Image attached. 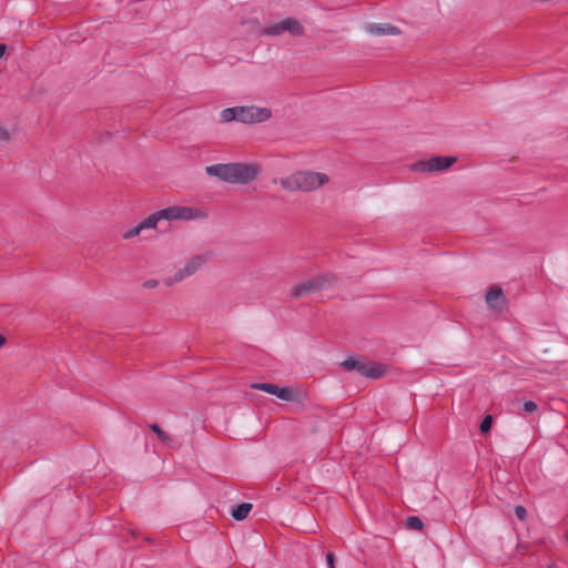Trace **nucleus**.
Wrapping results in <instances>:
<instances>
[{"label":"nucleus","mask_w":568,"mask_h":568,"mask_svg":"<svg viewBox=\"0 0 568 568\" xmlns=\"http://www.w3.org/2000/svg\"><path fill=\"white\" fill-rule=\"evenodd\" d=\"M205 172L210 176L227 183L246 184L254 181L258 175V168L254 164L246 163H219L205 168Z\"/></svg>","instance_id":"f257e3e1"},{"label":"nucleus","mask_w":568,"mask_h":568,"mask_svg":"<svg viewBox=\"0 0 568 568\" xmlns=\"http://www.w3.org/2000/svg\"><path fill=\"white\" fill-rule=\"evenodd\" d=\"M328 175L314 171H297L280 179L281 186L288 192H311L328 182Z\"/></svg>","instance_id":"f03ea898"},{"label":"nucleus","mask_w":568,"mask_h":568,"mask_svg":"<svg viewBox=\"0 0 568 568\" xmlns=\"http://www.w3.org/2000/svg\"><path fill=\"white\" fill-rule=\"evenodd\" d=\"M272 116L268 108H260L255 105H240L226 108L220 113L222 123L239 121L244 124H256L267 121Z\"/></svg>","instance_id":"7ed1b4c3"},{"label":"nucleus","mask_w":568,"mask_h":568,"mask_svg":"<svg viewBox=\"0 0 568 568\" xmlns=\"http://www.w3.org/2000/svg\"><path fill=\"white\" fill-rule=\"evenodd\" d=\"M195 217L194 210L185 206H170L163 210H160L146 219L140 222L143 230L148 229H156L159 222L162 220L173 221V220H191Z\"/></svg>","instance_id":"20e7f679"},{"label":"nucleus","mask_w":568,"mask_h":568,"mask_svg":"<svg viewBox=\"0 0 568 568\" xmlns=\"http://www.w3.org/2000/svg\"><path fill=\"white\" fill-rule=\"evenodd\" d=\"M341 366L346 371H356L359 375L372 379H378L386 374L385 365L365 362L354 357L346 358L341 363Z\"/></svg>","instance_id":"39448f33"},{"label":"nucleus","mask_w":568,"mask_h":568,"mask_svg":"<svg viewBox=\"0 0 568 568\" xmlns=\"http://www.w3.org/2000/svg\"><path fill=\"white\" fill-rule=\"evenodd\" d=\"M304 27L295 18H285L284 20L265 26L258 31L260 36L278 37L284 32H288L293 37H301L304 34Z\"/></svg>","instance_id":"423d86ee"},{"label":"nucleus","mask_w":568,"mask_h":568,"mask_svg":"<svg viewBox=\"0 0 568 568\" xmlns=\"http://www.w3.org/2000/svg\"><path fill=\"white\" fill-rule=\"evenodd\" d=\"M212 256L211 252H206L204 254H199L193 256L187 261L183 268L178 270L173 276L168 277L164 283L168 286L173 285L174 283L183 281L185 277L193 275L196 271H199Z\"/></svg>","instance_id":"0eeeda50"},{"label":"nucleus","mask_w":568,"mask_h":568,"mask_svg":"<svg viewBox=\"0 0 568 568\" xmlns=\"http://www.w3.org/2000/svg\"><path fill=\"white\" fill-rule=\"evenodd\" d=\"M456 161L455 156H433L414 163L412 169L417 172H439L448 169Z\"/></svg>","instance_id":"6e6552de"},{"label":"nucleus","mask_w":568,"mask_h":568,"mask_svg":"<svg viewBox=\"0 0 568 568\" xmlns=\"http://www.w3.org/2000/svg\"><path fill=\"white\" fill-rule=\"evenodd\" d=\"M487 306L496 314L503 313L508 307V300L499 285L490 286L485 295Z\"/></svg>","instance_id":"1a4fd4ad"},{"label":"nucleus","mask_w":568,"mask_h":568,"mask_svg":"<svg viewBox=\"0 0 568 568\" xmlns=\"http://www.w3.org/2000/svg\"><path fill=\"white\" fill-rule=\"evenodd\" d=\"M365 29L375 36H397L400 33V30L390 23H369Z\"/></svg>","instance_id":"9d476101"},{"label":"nucleus","mask_w":568,"mask_h":568,"mask_svg":"<svg viewBox=\"0 0 568 568\" xmlns=\"http://www.w3.org/2000/svg\"><path fill=\"white\" fill-rule=\"evenodd\" d=\"M316 292L318 291L315 286L313 277H311L295 285L291 295L293 298H301Z\"/></svg>","instance_id":"9b49d317"},{"label":"nucleus","mask_w":568,"mask_h":568,"mask_svg":"<svg viewBox=\"0 0 568 568\" xmlns=\"http://www.w3.org/2000/svg\"><path fill=\"white\" fill-rule=\"evenodd\" d=\"M313 280L318 292L333 287L337 282V277L333 273L320 274L314 276Z\"/></svg>","instance_id":"f8f14e48"},{"label":"nucleus","mask_w":568,"mask_h":568,"mask_svg":"<svg viewBox=\"0 0 568 568\" xmlns=\"http://www.w3.org/2000/svg\"><path fill=\"white\" fill-rule=\"evenodd\" d=\"M252 504L250 503H241V504H237L235 505L233 508H232V517L235 519V520H244L250 511L252 510Z\"/></svg>","instance_id":"ddd939ff"},{"label":"nucleus","mask_w":568,"mask_h":568,"mask_svg":"<svg viewBox=\"0 0 568 568\" xmlns=\"http://www.w3.org/2000/svg\"><path fill=\"white\" fill-rule=\"evenodd\" d=\"M276 397L283 400H293L294 399V390L291 387H280L276 385V389L273 390V394Z\"/></svg>","instance_id":"4468645a"},{"label":"nucleus","mask_w":568,"mask_h":568,"mask_svg":"<svg viewBox=\"0 0 568 568\" xmlns=\"http://www.w3.org/2000/svg\"><path fill=\"white\" fill-rule=\"evenodd\" d=\"M405 527L410 530H418L420 531L424 528V523L419 517L416 516H409L405 520Z\"/></svg>","instance_id":"2eb2a0df"},{"label":"nucleus","mask_w":568,"mask_h":568,"mask_svg":"<svg viewBox=\"0 0 568 568\" xmlns=\"http://www.w3.org/2000/svg\"><path fill=\"white\" fill-rule=\"evenodd\" d=\"M149 427L162 443H164V444L171 443L170 436L164 430H162V428L158 424H155V423L150 424Z\"/></svg>","instance_id":"dca6fc26"},{"label":"nucleus","mask_w":568,"mask_h":568,"mask_svg":"<svg viewBox=\"0 0 568 568\" xmlns=\"http://www.w3.org/2000/svg\"><path fill=\"white\" fill-rule=\"evenodd\" d=\"M251 387L253 389H258V390H263L265 393H268V394H273V390L276 389V385L275 384H271V383H254L251 385Z\"/></svg>","instance_id":"f3484780"},{"label":"nucleus","mask_w":568,"mask_h":568,"mask_svg":"<svg viewBox=\"0 0 568 568\" xmlns=\"http://www.w3.org/2000/svg\"><path fill=\"white\" fill-rule=\"evenodd\" d=\"M491 425H493V416L491 415L485 416L479 426L480 432L483 434L489 433V430L491 429Z\"/></svg>","instance_id":"a211bd4d"},{"label":"nucleus","mask_w":568,"mask_h":568,"mask_svg":"<svg viewBox=\"0 0 568 568\" xmlns=\"http://www.w3.org/2000/svg\"><path fill=\"white\" fill-rule=\"evenodd\" d=\"M143 231L141 224L139 223L136 226L130 229L123 234L124 240L132 239L134 236H138Z\"/></svg>","instance_id":"6ab92c4d"},{"label":"nucleus","mask_w":568,"mask_h":568,"mask_svg":"<svg viewBox=\"0 0 568 568\" xmlns=\"http://www.w3.org/2000/svg\"><path fill=\"white\" fill-rule=\"evenodd\" d=\"M515 515L520 521H524L527 519V510L524 506H520V505L516 506Z\"/></svg>","instance_id":"aec40b11"},{"label":"nucleus","mask_w":568,"mask_h":568,"mask_svg":"<svg viewBox=\"0 0 568 568\" xmlns=\"http://www.w3.org/2000/svg\"><path fill=\"white\" fill-rule=\"evenodd\" d=\"M523 409L526 412V413H535L537 409H538V405L532 402V400H527L524 403V406H523Z\"/></svg>","instance_id":"412c9836"},{"label":"nucleus","mask_w":568,"mask_h":568,"mask_svg":"<svg viewBox=\"0 0 568 568\" xmlns=\"http://www.w3.org/2000/svg\"><path fill=\"white\" fill-rule=\"evenodd\" d=\"M0 140L4 141V142L10 140L9 132L3 126H1V125H0Z\"/></svg>","instance_id":"4be33fe9"},{"label":"nucleus","mask_w":568,"mask_h":568,"mask_svg":"<svg viewBox=\"0 0 568 568\" xmlns=\"http://www.w3.org/2000/svg\"><path fill=\"white\" fill-rule=\"evenodd\" d=\"M326 560H327V565L329 568H335L334 567V560H335V557H334V554L333 552H328L326 555Z\"/></svg>","instance_id":"5701e85b"},{"label":"nucleus","mask_w":568,"mask_h":568,"mask_svg":"<svg viewBox=\"0 0 568 568\" xmlns=\"http://www.w3.org/2000/svg\"><path fill=\"white\" fill-rule=\"evenodd\" d=\"M158 284H159V282L156 280H149V281L144 282L143 285L146 288H154L158 286Z\"/></svg>","instance_id":"b1692460"},{"label":"nucleus","mask_w":568,"mask_h":568,"mask_svg":"<svg viewBox=\"0 0 568 568\" xmlns=\"http://www.w3.org/2000/svg\"><path fill=\"white\" fill-rule=\"evenodd\" d=\"M6 52H7V45L6 44H0V59L3 58Z\"/></svg>","instance_id":"393cba45"},{"label":"nucleus","mask_w":568,"mask_h":568,"mask_svg":"<svg viewBox=\"0 0 568 568\" xmlns=\"http://www.w3.org/2000/svg\"><path fill=\"white\" fill-rule=\"evenodd\" d=\"M7 343V337L2 334H0V348L4 346Z\"/></svg>","instance_id":"a878e982"},{"label":"nucleus","mask_w":568,"mask_h":568,"mask_svg":"<svg viewBox=\"0 0 568 568\" xmlns=\"http://www.w3.org/2000/svg\"><path fill=\"white\" fill-rule=\"evenodd\" d=\"M548 568H557L556 566H548Z\"/></svg>","instance_id":"bb28decb"}]
</instances>
